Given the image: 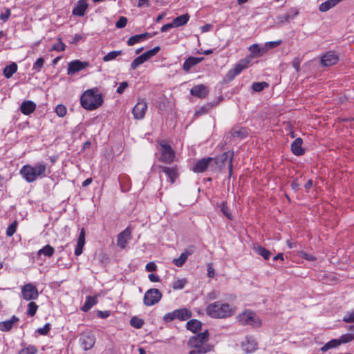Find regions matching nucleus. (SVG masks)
<instances>
[{"label":"nucleus","mask_w":354,"mask_h":354,"mask_svg":"<svg viewBox=\"0 0 354 354\" xmlns=\"http://www.w3.org/2000/svg\"><path fill=\"white\" fill-rule=\"evenodd\" d=\"M50 173L44 162H37L34 165H25L19 170V174L27 183H32L38 178L46 177Z\"/></svg>","instance_id":"nucleus-1"},{"label":"nucleus","mask_w":354,"mask_h":354,"mask_svg":"<svg viewBox=\"0 0 354 354\" xmlns=\"http://www.w3.org/2000/svg\"><path fill=\"white\" fill-rule=\"evenodd\" d=\"M209 333L207 330L191 337L187 342L190 348L188 354H206L213 351L214 346L208 344Z\"/></svg>","instance_id":"nucleus-2"},{"label":"nucleus","mask_w":354,"mask_h":354,"mask_svg":"<svg viewBox=\"0 0 354 354\" xmlns=\"http://www.w3.org/2000/svg\"><path fill=\"white\" fill-rule=\"evenodd\" d=\"M236 308L228 303L216 301L209 304L206 308V313L214 319H226L232 316Z\"/></svg>","instance_id":"nucleus-3"},{"label":"nucleus","mask_w":354,"mask_h":354,"mask_svg":"<svg viewBox=\"0 0 354 354\" xmlns=\"http://www.w3.org/2000/svg\"><path fill=\"white\" fill-rule=\"evenodd\" d=\"M81 105L86 110H94L98 108L103 102L102 96L97 88L86 91L82 95Z\"/></svg>","instance_id":"nucleus-4"},{"label":"nucleus","mask_w":354,"mask_h":354,"mask_svg":"<svg viewBox=\"0 0 354 354\" xmlns=\"http://www.w3.org/2000/svg\"><path fill=\"white\" fill-rule=\"evenodd\" d=\"M236 319L242 325L252 326L254 328H259L261 326V320L257 314L250 310H245L239 314Z\"/></svg>","instance_id":"nucleus-5"},{"label":"nucleus","mask_w":354,"mask_h":354,"mask_svg":"<svg viewBox=\"0 0 354 354\" xmlns=\"http://www.w3.org/2000/svg\"><path fill=\"white\" fill-rule=\"evenodd\" d=\"M160 145L161 147L160 149L161 153L160 161L166 164L172 162L175 158V152L171 147L164 141H162Z\"/></svg>","instance_id":"nucleus-6"},{"label":"nucleus","mask_w":354,"mask_h":354,"mask_svg":"<svg viewBox=\"0 0 354 354\" xmlns=\"http://www.w3.org/2000/svg\"><path fill=\"white\" fill-rule=\"evenodd\" d=\"M160 50V46L154 47L153 48L149 50L142 54L141 55L136 57L131 63V68L133 70L136 69L140 65L142 64L144 62H147L151 57L156 55L159 50Z\"/></svg>","instance_id":"nucleus-7"},{"label":"nucleus","mask_w":354,"mask_h":354,"mask_svg":"<svg viewBox=\"0 0 354 354\" xmlns=\"http://www.w3.org/2000/svg\"><path fill=\"white\" fill-rule=\"evenodd\" d=\"M21 297L26 301L35 300L39 297L38 290L35 285L28 283L21 287Z\"/></svg>","instance_id":"nucleus-8"},{"label":"nucleus","mask_w":354,"mask_h":354,"mask_svg":"<svg viewBox=\"0 0 354 354\" xmlns=\"http://www.w3.org/2000/svg\"><path fill=\"white\" fill-rule=\"evenodd\" d=\"M162 294L159 290L156 288H151L145 292L143 301L145 305L151 306L157 304L160 300Z\"/></svg>","instance_id":"nucleus-9"},{"label":"nucleus","mask_w":354,"mask_h":354,"mask_svg":"<svg viewBox=\"0 0 354 354\" xmlns=\"http://www.w3.org/2000/svg\"><path fill=\"white\" fill-rule=\"evenodd\" d=\"M250 62V59H241L232 69L227 72L226 75L227 80H232L236 75L241 73L243 69L248 68Z\"/></svg>","instance_id":"nucleus-10"},{"label":"nucleus","mask_w":354,"mask_h":354,"mask_svg":"<svg viewBox=\"0 0 354 354\" xmlns=\"http://www.w3.org/2000/svg\"><path fill=\"white\" fill-rule=\"evenodd\" d=\"M79 342L84 351H88L94 346L95 338L91 333H84L80 336Z\"/></svg>","instance_id":"nucleus-11"},{"label":"nucleus","mask_w":354,"mask_h":354,"mask_svg":"<svg viewBox=\"0 0 354 354\" xmlns=\"http://www.w3.org/2000/svg\"><path fill=\"white\" fill-rule=\"evenodd\" d=\"M147 109V104L143 100H139L132 110L134 118L137 120L142 119Z\"/></svg>","instance_id":"nucleus-12"},{"label":"nucleus","mask_w":354,"mask_h":354,"mask_svg":"<svg viewBox=\"0 0 354 354\" xmlns=\"http://www.w3.org/2000/svg\"><path fill=\"white\" fill-rule=\"evenodd\" d=\"M89 65L87 62H81L80 60H74L68 64L67 74L73 75L75 73L83 70Z\"/></svg>","instance_id":"nucleus-13"},{"label":"nucleus","mask_w":354,"mask_h":354,"mask_svg":"<svg viewBox=\"0 0 354 354\" xmlns=\"http://www.w3.org/2000/svg\"><path fill=\"white\" fill-rule=\"evenodd\" d=\"M338 59V56L334 52L328 51L321 57L320 62L324 66H329L335 64Z\"/></svg>","instance_id":"nucleus-14"},{"label":"nucleus","mask_w":354,"mask_h":354,"mask_svg":"<svg viewBox=\"0 0 354 354\" xmlns=\"http://www.w3.org/2000/svg\"><path fill=\"white\" fill-rule=\"evenodd\" d=\"M131 230L127 227L118 235L117 245L122 249L126 248L128 241L131 239Z\"/></svg>","instance_id":"nucleus-15"},{"label":"nucleus","mask_w":354,"mask_h":354,"mask_svg":"<svg viewBox=\"0 0 354 354\" xmlns=\"http://www.w3.org/2000/svg\"><path fill=\"white\" fill-rule=\"evenodd\" d=\"M213 160L214 159L210 157L199 160L196 162L195 166L194 167L193 171L196 173L204 172Z\"/></svg>","instance_id":"nucleus-16"},{"label":"nucleus","mask_w":354,"mask_h":354,"mask_svg":"<svg viewBox=\"0 0 354 354\" xmlns=\"http://www.w3.org/2000/svg\"><path fill=\"white\" fill-rule=\"evenodd\" d=\"M242 349L246 353H252L256 351L257 344L254 338L252 337H246L241 344Z\"/></svg>","instance_id":"nucleus-17"},{"label":"nucleus","mask_w":354,"mask_h":354,"mask_svg":"<svg viewBox=\"0 0 354 354\" xmlns=\"http://www.w3.org/2000/svg\"><path fill=\"white\" fill-rule=\"evenodd\" d=\"M88 6V0H80L73 10V15L78 17L84 15Z\"/></svg>","instance_id":"nucleus-18"},{"label":"nucleus","mask_w":354,"mask_h":354,"mask_svg":"<svg viewBox=\"0 0 354 354\" xmlns=\"http://www.w3.org/2000/svg\"><path fill=\"white\" fill-rule=\"evenodd\" d=\"M204 59V57H189L184 62L183 68L186 72L190 71V69L195 65L199 64Z\"/></svg>","instance_id":"nucleus-19"},{"label":"nucleus","mask_w":354,"mask_h":354,"mask_svg":"<svg viewBox=\"0 0 354 354\" xmlns=\"http://www.w3.org/2000/svg\"><path fill=\"white\" fill-rule=\"evenodd\" d=\"M161 171L164 172L169 179L171 183H174L176 178L177 177V167H168L165 166L159 167Z\"/></svg>","instance_id":"nucleus-20"},{"label":"nucleus","mask_w":354,"mask_h":354,"mask_svg":"<svg viewBox=\"0 0 354 354\" xmlns=\"http://www.w3.org/2000/svg\"><path fill=\"white\" fill-rule=\"evenodd\" d=\"M190 93L192 95L204 98L207 94V88L205 85L199 84L194 86L191 89Z\"/></svg>","instance_id":"nucleus-21"},{"label":"nucleus","mask_w":354,"mask_h":354,"mask_svg":"<svg viewBox=\"0 0 354 354\" xmlns=\"http://www.w3.org/2000/svg\"><path fill=\"white\" fill-rule=\"evenodd\" d=\"M36 108V104L30 100L24 101L20 106V110L22 113L25 115H29L32 113Z\"/></svg>","instance_id":"nucleus-22"},{"label":"nucleus","mask_w":354,"mask_h":354,"mask_svg":"<svg viewBox=\"0 0 354 354\" xmlns=\"http://www.w3.org/2000/svg\"><path fill=\"white\" fill-rule=\"evenodd\" d=\"M303 140L301 138H297L291 145L292 152L296 156L304 154V150L302 148Z\"/></svg>","instance_id":"nucleus-23"},{"label":"nucleus","mask_w":354,"mask_h":354,"mask_svg":"<svg viewBox=\"0 0 354 354\" xmlns=\"http://www.w3.org/2000/svg\"><path fill=\"white\" fill-rule=\"evenodd\" d=\"M232 160H233V152L227 151L223 153L219 158V161L223 164L227 162L229 165V174L231 175L232 172Z\"/></svg>","instance_id":"nucleus-24"},{"label":"nucleus","mask_w":354,"mask_h":354,"mask_svg":"<svg viewBox=\"0 0 354 354\" xmlns=\"http://www.w3.org/2000/svg\"><path fill=\"white\" fill-rule=\"evenodd\" d=\"M19 321L18 317L16 316H13L10 319L6 320L2 322H0V330L1 331H8L10 330L14 324Z\"/></svg>","instance_id":"nucleus-25"},{"label":"nucleus","mask_w":354,"mask_h":354,"mask_svg":"<svg viewBox=\"0 0 354 354\" xmlns=\"http://www.w3.org/2000/svg\"><path fill=\"white\" fill-rule=\"evenodd\" d=\"M150 37H151V35L148 32H145V33L140 34V35H136L131 37L128 39L127 44L129 46H133V45H134L141 41H143Z\"/></svg>","instance_id":"nucleus-26"},{"label":"nucleus","mask_w":354,"mask_h":354,"mask_svg":"<svg viewBox=\"0 0 354 354\" xmlns=\"http://www.w3.org/2000/svg\"><path fill=\"white\" fill-rule=\"evenodd\" d=\"M17 65L16 63L12 62L11 64L6 66L3 68V75L8 79L10 78L13 75V74L17 72Z\"/></svg>","instance_id":"nucleus-27"},{"label":"nucleus","mask_w":354,"mask_h":354,"mask_svg":"<svg viewBox=\"0 0 354 354\" xmlns=\"http://www.w3.org/2000/svg\"><path fill=\"white\" fill-rule=\"evenodd\" d=\"M189 19V15L188 14H185L174 19L172 23L174 27H179L186 24Z\"/></svg>","instance_id":"nucleus-28"},{"label":"nucleus","mask_w":354,"mask_h":354,"mask_svg":"<svg viewBox=\"0 0 354 354\" xmlns=\"http://www.w3.org/2000/svg\"><path fill=\"white\" fill-rule=\"evenodd\" d=\"M177 319L185 320L192 316V313L187 308L178 309L175 310Z\"/></svg>","instance_id":"nucleus-29"},{"label":"nucleus","mask_w":354,"mask_h":354,"mask_svg":"<svg viewBox=\"0 0 354 354\" xmlns=\"http://www.w3.org/2000/svg\"><path fill=\"white\" fill-rule=\"evenodd\" d=\"M192 252L185 250L178 259H174L173 263L178 267H181L187 261Z\"/></svg>","instance_id":"nucleus-30"},{"label":"nucleus","mask_w":354,"mask_h":354,"mask_svg":"<svg viewBox=\"0 0 354 354\" xmlns=\"http://www.w3.org/2000/svg\"><path fill=\"white\" fill-rule=\"evenodd\" d=\"M341 344V342L339 339H333L327 343H326L322 348L321 351L322 352H326L331 348H337L338 346Z\"/></svg>","instance_id":"nucleus-31"},{"label":"nucleus","mask_w":354,"mask_h":354,"mask_svg":"<svg viewBox=\"0 0 354 354\" xmlns=\"http://www.w3.org/2000/svg\"><path fill=\"white\" fill-rule=\"evenodd\" d=\"M201 328V322L196 319H192L187 323V328L194 333H196Z\"/></svg>","instance_id":"nucleus-32"},{"label":"nucleus","mask_w":354,"mask_h":354,"mask_svg":"<svg viewBox=\"0 0 354 354\" xmlns=\"http://www.w3.org/2000/svg\"><path fill=\"white\" fill-rule=\"evenodd\" d=\"M254 249L257 254L261 255L266 260H268L271 257L272 254L270 251L268 250L267 249L261 245L254 247Z\"/></svg>","instance_id":"nucleus-33"},{"label":"nucleus","mask_w":354,"mask_h":354,"mask_svg":"<svg viewBox=\"0 0 354 354\" xmlns=\"http://www.w3.org/2000/svg\"><path fill=\"white\" fill-rule=\"evenodd\" d=\"M55 252L54 248L50 246V245H46L41 249L39 250L37 252V254L39 256H41V254H44L46 257H50L53 255Z\"/></svg>","instance_id":"nucleus-34"},{"label":"nucleus","mask_w":354,"mask_h":354,"mask_svg":"<svg viewBox=\"0 0 354 354\" xmlns=\"http://www.w3.org/2000/svg\"><path fill=\"white\" fill-rule=\"evenodd\" d=\"M96 304V298L93 297L88 296L86 299V301L83 306L82 307V310L84 312H87L90 310L95 304Z\"/></svg>","instance_id":"nucleus-35"},{"label":"nucleus","mask_w":354,"mask_h":354,"mask_svg":"<svg viewBox=\"0 0 354 354\" xmlns=\"http://www.w3.org/2000/svg\"><path fill=\"white\" fill-rule=\"evenodd\" d=\"M249 50L253 55V57L261 56L266 53L265 48H261L258 44H252L249 47Z\"/></svg>","instance_id":"nucleus-36"},{"label":"nucleus","mask_w":354,"mask_h":354,"mask_svg":"<svg viewBox=\"0 0 354 354\" xmlns=\"http://www.w3.org/2000/svg\"><path fill=\"white\" fill-rule=\"evenodd\" d=\"M120 55H122V50H113L104 55L102 59L105 62H110L115 59Z\"/></svg>","instance_id":"nucleus-37"},{"label":"nucleus","mask_w":354,"mask_h":354,"mask_svg":"<svg viewBox=\"0 0 354 354\" xmlns=\"http://www.w3.org/2000/svg\"><path fill=\"white\" fill-rule=\"evenodd\" d=\"M38 349L33 345H29L26 347L22 348L18 352V354H37Z\"/></svg>","instance_id":"nucleus-38"},{"label":"nucleus","mask_w":354,"mask_h":354,"mask_svg":"<svg viewBox=\"0 0 354 354\" xmlns=\"http://www.w3.org/2000/svg\"><path fill=\"white\" fill-rule=\"evenodd\" d=\"M38 309V306L34 301H30L28 304L27 315L29 317H33Z\"/></svg>","instance_id":"nucleus-39"},{"label":"nucleus","mask_w":354,"mask_h":354,"mask_svg":"<svg viewBox=\"0 0 354 354\" xmlns=\"http://www.w3.org/2000/svg\"><path fill=\"white\" fill-rule=\"evenodd\" d=\"M44 62L45 61L42 57L38 58L33 64L32 70L34 71L35 73L40 72L41 69L44 66Z\"/></svg>","instance_id":"nucleus-40"},{"label":"nucleus","mask_w":354,"mask_h":354,"mask_svg":"<svg viewBox=\"0 0 354 354\" xmlns=\"http://www.w3.org/2000/svg\"><path fill=\"white\" fill-rule=\"evenodd\" d=\"M130 324L136 328H140L144 324V321L137 317H133L130 320Z\"/></svg>","instance_id":"nucleus-41"},{"label":"nucleus","mask_w":354,"mask_h":354,"mask_svg":"<svg viewBox=\"0 0 354 354\" xmlns=\"http://www.w3.org/2000/svg\"><path fill=\"white\" fill-rule=\"evenodd\" d=\"M268 84L265 82H254L252 84V88L254 91L259 92L264 89L265 87H267Z\"/></svg>","instance_id":"nucleus-42"},{"label":"nucleus","mask_w":354,"mask_h":354,"mask_svg":"<svg viewBox=\"0 0 354 354\" xmlns=\"http://www.w3.org/2000/svg\"><path fill=\"white\" fill-rule=\"evenodd\" d=\"M343 322L346 323L354 322V309L345 313L342 318Z\"/></svg>","instance_id":"nucleus-43"},{"label":"nucleus","mask_w":354,"mask_h":354,"mask_svg":"<svg viewBox=\"0 0 354 354\" xmlns=\"http://www.w3.org/2000/svg\"><path fill=\"white\" fill-rule=\"evenodd\" d=\"M212 106L209 105V104H206V105H204L201 107H200L196 112H195V114H194V116L195 117H198L200 115H204L205 113H207L209 110L211 109Z\"/></svg>","instance_id":"nucleus-44"},{"label":"nucleus","mask_w":354,"mask_h":354,"mask_svg":"<svg viewBox=\"0 0 354 354\" xmlns=\"http://www.w3.org/2000/svg\"><path fill=\"white\" fill-rule=\"evenodd\" d=\"M281 44V40H277L274 41H268L265 44L263 48H265L266 52L270 49L274 48L279 46Z\"/></svg>","instance_id":"nucleus-45"},{"label":"nucleus","mask_w":354,"mask_h":354,"mask_svg":"<svg viewBox=\"0 0 354 354\" xmlns=\"http://www.w3.org/2000/svg\"><path fill=\"white\" fill-rule=\"evenodd\" d=\"M232 136L233 137L244 138L246 136V131L244 129H234L232 131Z\"/></svg>","instance_id":"nucleus-46"},{"label":"nucleus","mask_w":354,"mask_h":354,"mask_svg":"<svg viewBox=\"0 0 354 354\" xmlns=\"http://www.w3.org/2000/svg\"><path fill=\"white\" fill-rule=\"evenodd\" d=\"M187 281L185 279H178L173 283L172 287L174 290H181L185 287Z\"/></svg>","instance_id":"nucleus-47"},{"label":"nucleus","mask_w":354,"mask_h":354,"mask_svg":"<svg viewBox=\"0 0 354 354\" xmlns=\"http://www.w3.org/2000/svg\"><path fill=\"white\" fill-rule=\"evenodd\" d=\"M57 43L55 44L53 47L52 50L60 52L64 51L65 50L66 46L65 44L62 41L61 38L57 39Z\"/></svg>","instance_id":"nucleus-48"},{"label":"nucleus","mask_w":354,"mask_h":354,"mask_svg":"<svg viewBox=\"0 0 354 354\" xmlns=\"http://www.w3.org/2000/svg\"><path fill=\"white\" fill-rule=\"evenodd\" d=\"M67 109L63 104H58L55 108V113L59 117H64L66 113Z\"/></svg>","instance_id":"nucleus-49"},{"label":"nucleus","mask_w":354,"mask_h":354,"mask_svg":"<svg viewBox=\"0 0 354 354\" xmlns=\"http://www.w3.org/2000/svg\"><path fill=\"white\" fill-rule=\"evenodd\" d=\"M17 223L14 221L11 223L6 230V235L8 236H12L16 232Z\"/></svg>","instance_id":"nucleus-50"},{"label":"nucleus","mask_w":354,"mask_h":354,"mask_svg":"<svg viewBox=\"0 0 354 354\" xmlns=\"http://www.w3.org/2000/svg\"><path fill=\"white\" fill-rule=\"evenodd\" d=\"M221 211L222 213L229 219H232V215L230 212V210L226 205V203H223L221 205Z\"/></svg>","instance_id":"nucleus-51"},{"label":"nucleus","mask_w":354,"mask_h":354,"mask_svg":"<svg viewBox=\"0 0 354 354\" xmlns=\"http://www.w3.org/2000/svg\"><path fill=\"white\" fill-rule=\"evenodd\" d=\"M127 24V19L125 17H120L115 23V26L118 28H122L126 26Z\"/></svg>","instance_id":"nucleus-52"},{"label":"nucleus","mask_w":354,"mask_h":354,"mask_svg":"<svg viewBox=\"0 0 354 354\" xmlns=\"http://www.w3.org/2000/svg\"><path fill=\"white\" fill-rule=\"evenodd\" d=\"M177 319L175 310L171 313H168L165 315L164 320L166 322H171L172 320Z\"/></svg>","instance_id":"nucleus-53"},{"label":"nucleus","mask_w":354,"mask_h":354,"mask_svg":"<svg viewBox=\"0 0 354 354\" xmlns=\"http://www.w3.org/2000/svg\"><path fill=\"white\" fill-rule=\"evenodd\" d=\"M77 244L80 245V246L81 245L84 246L85 244V234H84V231L83 229L80 232V234L78 239H77Z\"/></svg>","instance_id":"nucleus-54"},{"label":"nucleus","mask_w":354,"mask_h":354,"mask_svg":"<svg viewBox=\"0 0 354 354\" xmlns=\"http://www.w3.org/2000/svg\"><path fill=\"white\" fill-rule=\"evenodd\" d=\"M301 59L299 57H295L292 62V67L299 72L300 70Z\"/></svg>","instance_id":"nucleus-55"},{"label":"nucleus","mask_w":354,"mask_h":354,"mask_svg":"<svg viewBox=\"0 0 354 354\" xmlns=\"http://www.w3.org/2000/svg\"><path fill=\"white\" fill-rule=\"evenodd\" d=\"M50 330V324H46L43 328H40L37 330V332L40 334V335H46L48 331Z\"/></svg>","instance_id":"nucleus-56"},{"label":"nucleus","mask_w":354,"mask_h":354,"mask_svg":"<svg viewBox=\"0 0 354 354\" xmlns=\"http://www.w3.org/2000/svg\"><path fill=\"white\" fill-rule=\"evenodd\" d=\"M291 17V15L290 13H286L285 15H279L278 16V19L280 23H283V22H287L289 21V19H290Z\"/></svg>","instance_id":"nucleus-57"},{"label":"nucleus","mask_w":354,"mask_h":354,"mask_svg":"<svg viewBox=\"0 0 354 354\" xmlns=\"http://www.w3.org/2000/svg\"><path fill=\"white\" fill-rule=\"evenodd\" d=\"M10 16V9H6L4 12H2L0 15V19L3 21L5 22V21H6L8 19Z\"/></svg>","instance_id":"nucleus-58"},{"label":"nucleus","mask_w":354,"mask_h":354,"mask_svg":"<svg viewBox=\"0 0 354 354\" xmlns=\"http://www.w3.org/2000/svg\"><path fill=\"white\" fill-rule=\"evenodd\" d=\"M127 86H128V83L127 82H123L120 83L119 86L117 88V93H118L119 94H122L124 91V90L127 88Z\"/></svg>","instance_id":"nucleus-59"},{"label":"nucleus","mask_w":354,"mask_h":354,"mask_svg":"<svg viewBox=\"0 0 354 354\" xmlns=\"http://www.w3.org/2000/svg\"><path fill=\"white\" fill-rule=\"evenodd\" d=\"M353 338H354V336L352 335H346L342 336L339 340H340L341 343H346V342H351V340H353Z\"/></svg>","instance_id":"nucleus-60"},{"label":"nucleus","mask_w":354,"mask_h":354,"mask_svg":"<svg viewBox=\"0 0 354 354\" xmlns=\"http://www.w3.org/2000/svg\"><path fill=\"white\" fill-rule=\"evenodd\" d=\"M301 256L308 261H315L316 259L313 255L304 252H301Z\"/></svg>","instance_id":"nucleus-61"},{"label":"nucleus","mask_w":354,"mask_h":354,"mask_svg":"<svg viewBox=\"0 0 354 354\" xmlns=\"http://www.w3.org/2000/svg\"><path fill=\"white\" fill-rule=\"evenodd\" d=\"M156 266L153 262H150V263H147V266H146V270L148 272L154 271V270H156Z\"/></svg>","instance_id":"nucleus-62"},{"label":"nucleus","mask_w":354,"mask_h":354,"mask_svg":"<svg viewBox=\"0 0 354 354\" xmlns=\"http://www.w3.org/2000/svg\"><path fill=\"white\" fill-rule=\"evenodd\" d=\"M138 6L139 8L149 7V0H139Z\"/></svg>","instance_id":"nucleus-63"},{"label":"nucleus","mask_w":354,"mask_h":354,"mask_svg":"<svg viewBox=\"0 0 354 354\" xmlns=\"http://www.w3.org/2000/svg\"><path fill=\"white\" fill-rule=\"evenodd\" d=\"M82 38V35L76 34L74 35L71 44H77Z\"/></svg>","instance_id":"nucleus-64"}]
</instances>
